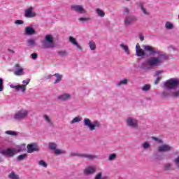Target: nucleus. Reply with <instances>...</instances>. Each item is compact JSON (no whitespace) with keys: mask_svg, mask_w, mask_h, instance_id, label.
I'll return each mask as SVG.
<instances>
[{"mask_svg":"<svg viewBox=\"0 0 179 179\" xmlns=\"http://www.w3.org/2000/svg\"><path fill=\"white\" fill-rule=\"evenodd\" d=\"M162 58L159 57H151L147 59L146 64L150 68H156L162 65Z\"/></svg>","mask_w":179,"mask_h":179,"instance_id":"1","label":"nucleus"},{"mask_svg":"<svg viewBox=\"0 0 179 179\" xmlns=\"http://www.w3.org/2000/svg\"><path fill=\"white\" fill-rule=\"evenodd\" d=\"M2 162V158L0 157V163Z\"/></svg>","mask_w":179,"mask_h":179,"instance_id":"58","label":"nucleus"},{"mask_svg":"<svg viewBox=\"0 0 179 179\" xmlns=\"http://www.w3.org/2000/svg\"><path fill=\"white\" fill-rule=\"evenodd\" d=\"M31 57L32 59H37L38 55L36 53H33L31 55Z\"/></svg>","mask_w":179,"mask_h":179,"instance_id":"51","label":"nucleus"},{"mask_svg":"<svg viewBox=\"0 0 179 179\" xmlns=\"http://www.w3.org/2000/svg\"><path fill=\"white\" fill-rule=\"evenodd\" d=\"M175 164H176L177 168L179 169V156L175 159Z\"/></svg>","mask_w":179,"mask_h":179,"instance_id":"47","label":"nucleus"},{"mask_svg":"<svg viewBox=\"0 0 179 179\" xmlns=\"http://www.w3.org/2000/svg\"><path fill=\"white\" fill-rule=\"evenodd\" d=\"M55 153L56 155H62V154L65 153V152H64V150H62L56 149V150H55Z\"/></svg>","mask_w":179,"mask_h":179,"instance_id":"37","label":"nucleus"},{"mask_svg":"<svg viewBox=\"0 0 179 179\" xmlns=\"http://www.w3.org/2000/svg\"><path fill=\"white\" fill-rule=\"evenodd\" d=\"M149 89H150V85H145V86L143 87L142 90H143L144 92H148Z\"/></svg>","mask_w":179,"mask_h":179,"instance_id":"40","label":"nucleus"},{"mask_svg":"<svg viewBox=\"0 0 179 179\" xmlns=\"http://www.w3.org/2000/svg\"><path fill=\"white\" fill-rule=\"evenodd\" d=\"M136 52L137 57H143V55H146V52H145V50L143 51V50L141 48V45H139V43H137L136 45Z\"/></svg>","mask_w":179,"mask_h":179,"instance_id":"12","label":"nucleus"},{"mask_svg":"<svg viewBox=\"0 0 179 179\" xmlns=\"http://www.w3.org/2000/svg\"><path fill=\"white\" fill-rule=\"evenodd\" d=\"M71 10L78 12V13H86V10H85L82 6L73 5L71 6Z\"/></svg>","mask_w":179,"mask_h":179,"instance_id":"11","label":"nucleus"},{"mask_svg":"<svg viewBox=\"0 0 179 179\" xmlns=\"http://www.w3.org/2000/svg\"><path fill=\"white\" fill-rule=\"evenodd\" d=\"M23 23H24V22H23V20H17L15 21V24H23Z\"/></svg>","mask_w":179,"mask_h":179,"instance_id":"49","label":"nucleus"},{"mask_svg":"<svg viewBox=\"0 0 179 179\" xmlns=\"http://www.w3.org/2000/svg\"><path fill=\"white\" fill-rule=\"evenodd\" d=\"M84 125H85V127H88L90 131H94V129H96V127L99 128L100 127V122L99 121H94V123L92 124L90 119L85 118Z\"/></svg>","mask_w":179,"mask_h":179,"instance_id":"4","label":"nucleus"},{"mask_svg":"<svg viewBox=\"0 0 179 179\" xmlns=\"http://www.w3.org/2000/svg\"><path fill=\"white\" fill-rule=\"evenodd\" d=\"M70 156L71 157L73 156H78V157H81V159H87V160H94V159H97V156L92 155L90 154H80L72 152L70 154Z\"/></svg>","mask_w":179,"mask_h":179,"instance_id":"7","label":"nucleus"},{"mask_svg":"<svg viewBox=\"0 0 179 179\" xmlns=\"http://www.w3.org/2000/svg\"><path fill=\"white\" fill-rule=\"evenodd\" d=\"M150 146V145L148 142H145V143L143 144V148L144 149H148Z\"/></svg>","mask_w":179,"mask_h":179,"instance_id":"46","label":"nucleus"},{"mask_svg":"<svg viewBox=\"0 0 179 179\" xmlns=\"http://www.w3.org/2000/svg\"><path fill=\"white\" fill-rule=\"evenodd\" d=\"M43 48H54V38L52 35H46L45 39L42 41Z\"/></svg>","mask_w":179,"mask_h":179,"instance_id":"2","label":"nucleus"},{"mask_svg":"<svg viewBox=\"0 0 179 179\" xmlns=\"http://www.w3.org/2000/svg\"><path fill=\"white\" fill-rule=\"evenodd\" d=\"M157 150L159 152H170V150H171V147L167 144H164L158 147Z\"/></svg>","mask_w":179,"mask_h":179,"instance_id":"13","label":"nucleus"},{"mask_svg":"<svg viewBox=\"0 0 179 179\" xmlns=\"http://www.w3.org/2000/svg\"><path fill=\"white\" fill-rule=\"evenodd\" d=\"M178 19H179V15H178Z\"/></svg>","mask_w":179,"mask_h":179,"instance_id":"61","label":"nucleus"},{"mask_svg":"<svg viewBox=\"0 0 179 179\" xmlns=\"http://www.w3.org/2000/svg\"><path fill=\"white\" fill-rule=\"evenodd\" d=\"M152 138L153 139V141H156L157 142H158V143H163V141L162 140H159L156 137H152Z\"/></svg>","mask_w":179,"mask_h":179,"instance_id":"48","label":"nucleus"},{"mask_svg":"<svg viewBox=\"0 0 179 179\" xmlns=\"http://www.w3.org/2000/svg\"><path fill=\"white\" fill-rule=\"evenodd\" d=\"M101 176H103V173H101V172H100L99 173H98L94 179H107V177H103L101 178Z\"/></svg>","mask_w":179,"mask_h":179,"instance_id":"35","label":"nucleus"},{"mask_svg":"<svg viewBox=\"0 0 179 179\" xmlns=\"http://www.w3.org/2000/svg\"><path fill=\"white\" fill-rule=\"evenodd\" d=\"M128 13H129V9L127 8H125L124 9V10H123V14H124V15H127V14H128Z\"/></svg>","mask_w":179,"mask_h":179,"instance_id":"50","label":"nucleus"},{"mask_svg":"<svg viewBox=\"0 0 179 179\" xmlns=\"http://www.w3.org/2000/svg\"><path fill=\"white\" fill-rule=\"evenodd\" d=\"M127 122L129 127H132L133 128H136V127H138V121L132 119V117H128Z\"/></svg>","mask_w":179,"mask_h":179,"instance_id":"14","label":"nucleus"},{"mask_svg":"<svg viewBox=\"0 0 179 179\" xmlns=\"http://www.w3.org/2000/svg\"><path fill=\"white\" fill-rule=\"evenodd\" d=\"M169 96V93L167 92H162V97H167Z\"/></svg>","mask_w":179,"mask_h":179,"instance_id":"53","label":"nucleus"},{"mask_svg":"<svg viewBox=\"0 0 179 179\" xmlns=\"http://www.w3.org/2000/svg\"><path fill=\"white\" fill-rule=\"evenodd\" d=\"M134 23V17H126L124 19V26H129V24H132Z\"/></svg>","mask_w":179,"mask_h":179,"instance_id":"20","label":"nucleus"},{"mask_svg":"<svg viewBox=\"0 0 179 179\" xmlns=\"http://www.w3.org/2000/svg\"><path fill=\"white\" fill-rule=\"evenodd\" d=\"M6 134H7V135H13V136H16V132L13 131H6Z\"/></svg>","mask_w":179,"mask_h":179,"instance_id":"42","label":"nucleus"},{"mask_svg":"<svg viewBox=\"0 0 179 179\" xmlns=\"http://www.w3.org/2000/svg\"><path fill=\"white\" fill-rule=\"evenodd\" d=\"M96 173V167L89 166L85 169L84 173L85 176H89L90 174H94Z\"/></svg>","mask_w":179,"mask_h":179,"instance_id":"15","label":"nucleus"},{"mask_svg":"<svg viewBox=\"0 0 179 179\" xmlns=\"http://www.w3.org/2000/svg\"><path fill=\"white\" fill-rule=\"evenodd\" d=\"M71 96L69 94H63L58 96V100L60 101H66V100H70Z\"/></svg>","mask_w":179,"mask_h":179,"instance_id":"16","label":"nucleus"},{"mask_svg":"<svg viewBox=\"0 0 179 179\" xmlns=\"http://www.w3.org/2000/svg\"><path fill=\"white\" fill-rule=\"evenodd\" d=\"M121 48H122L124 51V52H126V54H129V48H128L127 45H124V44H120V45Z\"/></svg>","mask_w":179,"mask_h":179,"instance_id":"23","label":"nucleus"},{"mask_svg":"<svg viewBox=\"0 0 179 179\" xmlns=\"http://www.w3.org/2000/svg\"><path fill=\"white\" fill-rule=\"evenodd\" d=\"M128 83V80L127 79H124L122 80H121L120 83H119V86H121V85H127V83Z\"/></svg>","mask_w":179,"mask_h":179,"instance_id":"41","label":"nucleus"},{"mask_svg":"<svg viewBox=\"0 0 179 179\" xmlns=\"http://www.w3.org/2000/svg\"><path fill=\"white\" fill-rule=\"evenodd\" d=\"M80 22H89L90 20V17H80L78 19Z\"/></svg>","mask_w":179,"mask_h":179,"instance_id":"38","label":"nucleus"},{"mask_svg":"<svg viewBox=\"0 0 179 179\" xmlns=\"http://www.w3.org/2000/svg\"><path fill=\"white\" fill-rule=\"evenodd\" d=\"M3 79L0 78V92H3Z\"/></svg>","mask_w":179,"mask_h":179,"instance_id":"34","label":"nucleus"},{"mask_svg":"<svg viewBox=\"0 0 179 179\" xmlns=\"http://www.w3.org/2000/svg\"><path fill=\"white\" fill-rule=\"evenodd\" d=\"M49 148L50 150H57V144L55 143H50Z\"/></svg>","mask_w":179,"mask_h":179,"instance_id":"28","label":"nucleus"},{"mask_svg":"<svg viewBox=\"0 0 179 179\" xmlns=\"http://www.w3.org/2000/svg\"><path fill=\"white\" fill-rule=\"evenodd\" d=\"M15 68H20V65H19V64H17L15 65Z\"/></svg>","mask_w":179,"mask_h":179,"instance_id":"57","label":"nucleus"},{"mask_svg":"<svg viewBox=\"0 0 179 179\" xmlns=\"http://www.w3.org/2000/svg\"><path fill=\"white\" fill-rule=\"evenodd\" d=\"M69 41L70 43H71V44H73L74 45H76V47H77V48L78 50H80V51H82V46L79 45V43H78V42L76 41V39H75V38L70 36L69 37Z\"/></svg>","mask_w":179,"mask_h":179,"instance_id":"17","label":"nucleus"},{"mask_svg":"<svg viewBox=\"0 0 179 179\" xmlns=\"http://www.w3.org/2000/svg\"><path fill=\"white\" fill-rule=\"evenodd\" d=\"M173 97H178L179 96V91H176L175 93L173 94Z\"/></svg>","mask_w":179,"mask_h":179,"instance_id":"52","label":"nucleus"},{"mask_svg":"<svg viewBox=\"0 0 179 179\" xmlns=\"http://www.w3.org/2000/svg\"><path fill=\"white\" fill-rule=\"evenodd\" d=\"M164 170H166V171L171 170V164H168L165 165Z\"/></svg>","mask_w":179,"mask_h":179,"instance_id":"45","label":"nucleus"},{"mask_svg":"<svg viewBox=\"0 0 179 179\" xmlns=\"http://www.w3.org/2000/svg\"><path fill=\"white\" fill-rule=\"evenodd\" d=\"M43 117L45 122L50 124V125H52V122H51V119L50 118V117H48V115H44Z\"/></svg>","mask_w":179,"mask_h":179,"instance_id":"29","label":"nucleus"},{"mask_svg":"<svg viewBox=\"0 0 179 179\" xmlns=\"http://www.w3.org/2000/svg\"><path fill=\"white\" fill-rule=\"evenodd\" d=\"M27 43H28L29 45H32L33 47H34V45H36V43L34 42V40H33V39H29L27 41Z\"/></svg>","mask_w":179,"mask_h":179,"instance_id":"36","label":"nucleus"},{"mask_svg":"<svg viewBox=\"0 0 179 179\" xmlns=\"http://www.w3.org/2000/svg\"><path fill=\"white\" fill-rule=\"evenodd\" d=\"M15 150H12L11 148H7L6 150H1V153L4 156H10V157H13V156H15Z\"/></svg>","mask_w":179,"mask_h":179,"instance_id":"10","label":"nucleus"},{"mask_svg":"<svg viewBox=\"0 0 179 179\" xmlns=\"http://www.w3.org/2000/svg\"><path fill=\"white\" fill-rule=\"evenodd\" d=\"M29 115V111H27L25 109H21L18 111H17L14 115L15 120H24L26 117Z\"/></svg>","mask_w":179,"mask_h":179,"instance_id":"5","label":"nucleus"},{"mask_svg":"<svg viewBox=\"0 0 179 179\" xmlns=\"http://www.w3.org/2000/svg\"><path fill=\"white\" fill-rule=\"evenodd\" d=\"M39 166H42L43 167H47V163L43 160H41L38 162Z\"/></svg>","mask_w":179,"mask_h":179,"instance_id":"39","label":"nucleus"},{"mask_svg":"<svg viewBox=\"0 0 179 179\" xmlns=\"http://www.w3.org/2000/svg\"><path fill=\"white\" fill-rule=\"evenodd\" d=\"M117 157V155L115 154H111L109 156L108 160L111 162V160H114Z\"/></svg>","mask_w":179,"mask_h":179,"instance_id":"43","label":"nucleus"},{"mask_svg":"<svg viewBox=\"0 0 179 179\" xmlns=\"http://www.w3.org/2000/svg\"><path fill=\"white\" fill-rule=\"evenodd\" d=\"M139 38H140L141 41H143V40H145V37H143V36H142V35H140Z\"/></svg>","mask_w":179,"mask_h":179,"instance_id":"55","label":"nucleus"},{"mask_svg":"<svg viewBox=\"0 0 179 179\" xmlns=\"http://www.w3.org/2000/svg\"><path fill=\"white\" fill-rule=\"evenodd\" d=\"M8 177L10 179H19V176L16 175L13 171L9 174Z\"/></svg>","mask_w":179,"mask_h":179,"instance_id":"27","label":"nucleus"},{"mask_svg":"<svg viewBox=\"0 0 179 179\" xmlns=\"http://www.w3.org/2000/svg\"><path fill=\"white\" fill-rule=\"evenodd\" d=\"M22 83H23L22 85L25 86V87H26L27 86V85H29V83H30V80L27 79V80H23Z\"/></svg>","mask_w":179,"mask_h":179,"instance_id":"44","label":"nucleus"},{"mask_svg":"<svg viewBox=\"0 0 179 179\" xmlns=\"http://www.w3.org/2000/svg\"><path fill=\"white\" fill-rule=\"evenodd\" d=\"M13 89H15L17 92H22V93H24L26 92V85H15L13 87Z\"/></svg>","mask_w":179,"mask_h":179,"instance_id":"19","label":"nucleus"},{"mask_svg":"<svg viewBox=\"0 0 179 179\" xmlns=\"http://www.w3.org/2000/svg\"><path fill=\"white\" fill-rule=\"evenodd\" d=\"M26 157H27V154H23V155H19L17 157V160L18 162H20L22 160H24V159H26Z\"/></svg>","mask_w":179,"mask_h":179,"instance_id":"30","label":"nucleus"},{"mask_svg":"<svg viewBox=\"0 0 179 179\" xmlns=\"http://www.w3.org/2000/svg\"><path fill=\"white\" fill-rule=\"evenodd\" d=\"M80 121H82V117L78 116L74 117L72 121L70 122V124H76V122H80Z\"/></svg>","mask_w":179,"mask_h":179,"instance_id":"22","label":"nucleus"},{"mask_svg":"<svg viewBox=\"0 0 179 179\" xmlns=\"http://www.w3.org/2000/svg\"><path fill=\"white\" fill-rule=\"evenodd\" d=\"M90 49L94 51V50H96V43H94V41H90Z\"/></svg>","mask_w":179,"mask_h":179,"instance_id":"32","label":"nucleus"},{"mask_svg":"<svg viewBox=\"0 0 179 179\" xmlns=\"http://www.w3.org/2000/svg\"><path fill=\"white\" fill-rule=\"evenodd\" d=\"M27 153H34V152H38V146L36 143L28 144L27 146Z\"/></svg>","mask_w":179,"mask_h":179,"instance_id":"8","label":"nucleus"},{"mask_svg":"<svg viewBox=\"0 0 179 179\" xmlns=\"http://www.w3.org/2000/svg\"><path fill=\"white\" fill-rule=\"evenodd\" d=\"M157 75H159V73H160V71L157 72Z\"/></svg>","mask_w":179,"mask_h":179,"instance_id":"59","label":"nucleus"},{"mask_svg":"<svg viewBox=\"0 0 179 179\" xmlns=\"http://www.w3.org/2000/svg\"><path fill=\"white\" fill-rule=\"evenodd\" d=\"M36 33V30L30 27H27L25 28V34L27 36H32V34H34Z\"/></svg>","mask_w":179,"mask_h":179,"instance_id":"18","label":"nucleus"},{"mask_svg":"<svg viewBox=\"0 0 179 179\" xmlns=\"http://www.w3.org/2000/svg\"><path fill=\"white\" fill-rule=\"evenodd\" d=\"M143 48L145 52H148L149 55H155V54H157L159 57H164V53L156 50V48L152 46L143 45Z\"/></svg>","mask_w":179,"mask_h":179,"instance_id":"3","label":"nucleus"},{"mask_svg":"<svg viewBox=\"0 0 179 179\" xmlns=\"http://www.w3.org/2000/svg\"><path fill=\"white\" fill-rule=\"evenodd\" d=\"M140 8L141 9V10L143 11V13H144V15H149V13H148V11H146V8L145 7H143V3H140Z\"/></svg>","mask_w":179,"mask_h":179,"instance_id":"31","label":"nucleus"},{"mask_svg":"<svg viewBox=\"0 0 179 179\" xmlns=\"http://www.w3.org/2000/svg\"><path fill=\"white\" fill-rule=\"evenodd\" d=\"M178 85L179 80L176 78H172L164 83V87H166V89H174V87H177Z\"/></svg>","mask_w":179,"mask_h":179,"instance_id":"6","label":"nucleus"},{"mask_svg":"<svg viewBox=\"0 0 179 179\" xmlns=\"http://www.w3.org/2000/svg\"><path fill=\"white\" fill-rule=\"evenodd\" d=\"M160 79H162V78L158 77L156 80L155 81V85H157V83H159V82H160Z\"/></svg>","mask_w":179,"mask_h":179,"instance_id":"54","label":"nucleus"},{"mask_svg":"<svg viewBox=\"0 0 179 179\" xmlns=\"http://www.w3.org/2000/svg\"><path fill=\"white\" fill-rule=\"evenodd\" d=\"M8 51L9 52H12L13 54H15V50H13L8 49Z\"/></svg>","mask_w":179,"mask_h":179,"instance_id":"56","label":"nucleus"},{"mask_svg":"<svg viewBox=\"0 0 179 179\" xmlns=\"http://www.w3.org/2000/svg\"><path fill=\"white\" fill-rule=\"evenodd\" d=\"M36 13L33 12V7L27 8L24 11L25 17H36Z\"/></svg>","mask_w":179,"mask_h":179,"instance_id":"9","label":"nucleus"},{"mask_svg":"<svg viewBox=\"0 0 179 179\" xmlns=\"http://www.w3.org/2000/svg\"><path fill=\"white\" fill-rule=\"evenodd\" d=\"M173 24L170 23V22H167L165 24V27L168 30H171V29H173Z\"/></svg>","mask_w":179,"mask_h":179,"instance_id":"33","label":"nucleus"},{"mask_svg":"<svg viewBox=\"0 0 179 179\" xmlns=\"http://www.w3.org/2000/svg\"><path fill=\"white\" fill-rule=\"evenodd\" d=\"M126 1H129V0H126Z\"/></svg>","mask_w":179,"mask_h":179,"instance_id":"60","label":"nucleus"},{"mask_svg":"<svg viewBox=\"0 0 179 179\" xmlns=\"http://www.w3.org/2000/svg\"><path fill=\"white\" fill-rule=\"evenodd\" d=\"M59 57H65L68 55V52L66 50H60L57 52Z\"/></svg>","mask_w":179,"mask_h":179,"instance_id":"26","label":"nucleus"},{"mask_svg":"<svg viewBox=\"0 0 179 179\" xmlns=\"http://www.w3.org/2000/svg\"><path fill=\"white\" fill-rule=\"evenodd\" d=\"M14 73L15 75H16V76H21V75H23V73H24V72L23 71V69L20 68L17 71H15Z\"/></svg>","mask_w":179,"mask_h":179,"instance_id":"24","label":"nucleus"},{"mask_svg":"<svg viewBox=\"0 0 179 179\" xmlns=\"http://www.w3.org/2000/svg\"><path fill=\"white\" fill-rule=\"evenodd\" d=\"M96 12L98 15V16H100V17H104L106 16V13H104V11L100 8H96Z\"/></svg>","mask_w":179,"mask_h":179,"instance_id":"21","label":"nucleus"},{"mask_svg":"<svg viewBox=\"0 0 179 179\" xmlns=\"http://www.w3.org/2000/svg\"><path fill=\"white\" fill-rule=\"evenodd\" d=\"M55 76H56L57 79L54 82V83H59V82H61L62 79V76L59 74V73H55Z\"/></svg>","mask_w":179,"mask_h":179,"instance_id":"25","label":"nucleus"}]
</instances>
